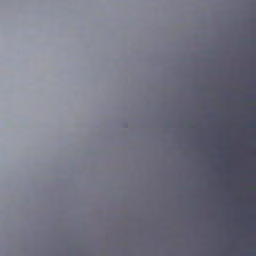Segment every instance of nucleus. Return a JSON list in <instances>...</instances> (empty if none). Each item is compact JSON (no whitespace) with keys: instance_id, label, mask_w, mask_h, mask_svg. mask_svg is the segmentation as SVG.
Here are the masks:
<instances>
[{"instance_id":"f257e3e1","label":"nucleus","mask_w":256,"mask_h":256,"mask_svg":"<svg viewBox=\"0 0 256 256\" xmlns=\"http://www.w3.org/2000/svg\"><path fill=\"white\" fill-rule=\"evenodd\" d=\"M249 126L250 127H254L255 126V124L254 122H251L250 124H249Z\"/></svg>"}]
</instances>
